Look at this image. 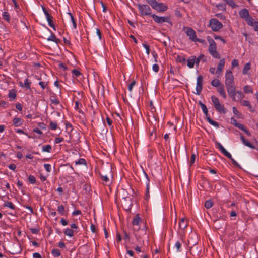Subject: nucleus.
I'll list each match as a JSON object with an SVG mask.
<instances>
[{
	"label": "nucleus",
	"instance_id": "obj_1",
	"mask_svg": "<svg viewBox=\"0 0 258 258\" xmlns=\"http://www.w3.org/2000/svg\"><path fill=\"white\" fill-rule=\"evenodd\" d=\"M137 7L141 16H150L151 17L152 10L149 5L146 4H138Z\"/></svg>",
	"mask_w": 258,
	"mask_h": 258
},
{
	"label": "nucleus",
	"instance_id": "obj_2",
	"mask_svg": "<svg viewBox=\"0 0 258 258\" xmlns=\"http://www.w3.org/2000/svg\"><path fill=\"white\" fill-rule=\"evenodd\" d=\"M211 100L214 104L215 108L217 111H218L220 113H226V110L224 105H221L220 103L219 99L216 96L214 95L212 96Z\"/></svg>",
	"mask_w": 258,
	"mask_h": 258
},
{
	"label": "nucleus",
	"instance_id": "obj_3",
	"mask_svg": "<svg viewBox=\"0 0 258 258\" xmlns=\"http://www.w3.org/2000/svg\"><path fill=\"white\" fill-rule=\"evenodd\" d=\"M209 26L213 31H218L223 26L222 23L215 18H212L210 20Z\"/></svg>",
	"mask_w": 258,
	"mask_h": 258
},
{
	"label": "nucleus",
	"instance_id": "obj_4",
	"mask_svg": "<svg viewBox=\"0 0 258 258\" xmlns=\"http://www.w3.org/2000/svg\"><path fill=\"white\" fill-rule=\"evenodd\" d=\"M151 17L153 18L154 21L157 23H162L163 22H167L169 23L170 26H172L173 24L171 21L170 18L169 16L167 17H160L155 14L151 15Z\"/></svg>",
	"mask_w": 258,
	"mask_h": 258
},
{
	"label": "nucleus",
	"instance_id": "obj_5",
	"mask_svg": "<svg viewBox=\"0 0 258 258\" xmlns=\"http://www.w3.org/2000/svg\"><path fill=\"white\" fill-rule=\"evenodd\" d=\"M201 108L205 114L207 121L211 125L216 127L217 128L219 127V124L218 122L212 120L208 114V111L206 106L205 104L201 105Z\"/></svg>",
	"mask_w": 258,
	"mask_h": 258
},
{
	"label": "nucleus",
	"instance_id": "obj_6",
	"mask_svg": "<svg viewBox=\"0 0 258 258\" xmlns=\"http://www.w3.org/2000/svg\"><path fill=\"white\" fill-rule=\"evenodd\" d=\"M239 15L241 18L245 20L247 24L250 23V24H252V23H251V21L252 20L253 18L249 15V11L247 9L244 8L241 10L239 12Z\"/></svg>",
	"mask_w": 258,
	"mask_h": 258
},
{
	"label": "nucleus",
	"instance_id": "obj_7",
	"mask_svg": "<svg viewBox=\"0 0 258 258\" xmlns=\"http://www.w3.org/2000/svg\"><path fill=\"white\" fill-rule=\"evenodd\" d=\"M225 86L234 84V78L231 71H227L225 73Z\"/></svg>",
	"mask_w": 258,
	"mask_h": 258
},
{
	"label": "nucleus",
	"instance_id": "obj_8",
	"mask_svg": "<svg viewBox=\"0 0 258 258\" xmlns=\"http://www.w3.org/2000/svg\"><path fill=\"white\" fill-rule=\"evenodd\" d=\"M229 96L233 101H236V88L234 84L225 86Z\"/></svg>",
	"mask_w": 258,
	"mask_h": 258
},
{
	"label": "nucleus",
	"instance_id": "obj_9",
	"mask_svg": "<svg viewBox=\"0 0 258 258\" xmlns=\"http://www.w3.org/2000/svg\"><path fill=\"white\" fill-rule=\"evenodd\" d=\"M99 174L104 185H109L111 184V182L108 177L109 176H111L110 171H109L108 174L101 172H99Z\"/></svg>",
	"mask_w": 258,
	"mask_h": 258
},
{
	"label": "nucleus",
	"instance_id": "obj_10",
	"mask_svg": "<svg viewBox=\"0 0 258 258\" xmlns=\"http://www.w3.org/2000/svg\"><path fill=\"white\" fill-rule=\"evenodd\" d=\"M10 250V252L12 254H16L20 253L22 251V248L20 243H13L11 245Z\"/></svg>",
	"mask_w": 258,
	"mask_h": 258
},
{
	"label": "nucleus",
	"instance_id": "obj_11",
	"mask_svg": "<svg viewBox=\"0 0 258 258\" xmlns=\"http://www.w3.org/2000/svg\"><path fill=\"white\" fill-rule=\"evenodd\" d=\"M203 78L202 75H199L197 78V86L196 93L197 95H200L203 88Z\"/></svg>",
	"mask_w": 258,
	"mask_h": 258
},
{
	"label": "nucleus",
	"instance_id": "obj_12",
	"mask_svg": "<svg viewBox=\"0 0 258 258\" xmlns=\"http://www.w3.org/2000/svg\"><path fill=\"white\" fill-rule=\"evenodd\" d=\"M123 198L124 199V201L122 203V207L123 209L126 211H130L132 206V203L131 201V199L128 197H124Z\"/></svg>",
	"mask_w": 258,
	"mask_h": 258
},
{
	"label": "nucleus",
	"instance_id": "obj_13",
	"mask_svg": "<svg viewBox=\"0 0 258 258\" xmlns=\"http://www.w3.org/2000/svg\"><path fill=\"white\" fill-rule=\"evenodd\" d=\"M185 29H186L185 33H186V35L188 36H189V39L192 41L194 42L195 41V39L197 38V36H196L195 31L193 29H192L190 27H187L185 28Z\"/></svg>",
	"mask_w": 258,
	"mask_h": 258
},
{
	"label": "nucleus",
	"instance_id": "obj_14",
	"mask_svg": "<svg viewBox=\"0 0 258 258\" xmlns=\"http://www.w3.org/2000/svg\"><path fill=\"white\" fill-rule=\"evenodd\" d=\"M240 139L242 142L243 144L251 149H256L258 150V141L255 142V146H253L251 143H250L248 140H246L243 136H240Z\"/></svg>",
	"mask_w": 258,
	"mask_h": 258
},
{
	"label": "nucleus",
	"instance_id": "obj_15",
	"mask_svg": "<svg viewBox=\"0 0 258 258\" xmlns=\"http://www.w3.org/2000/svg\"><path fill=\"white\" fill-rule=\"evenodd\" d=\"M216 147L220 150L221 153L228 158H231V155L224 148V147L219 142H216Z\"/></svg>",
	"mask_w": 258,
	"mask_h": 258
},
{
	"label": "nucleus",
	"instance_id": "obj_16",
	"mask_svg": "<svg viewBox=\"0 0 258 258\" xmlns=\"http://www.w3.org/2000/svg\"><path fill=\"white\" fill-rule=\"evenodd\" d=\"M216 147L220 150L221 153L228 158H231V155L224 148V147L219 142H216Z\"/></svg>",
	"mask_w": 258,
	"mask_h": 258
},
{
	"label": "nucleus",
	"instance_id": "obj_17",
	"mask_svg": "<svg viewBox=\"0 0 258 258\" xmlns=\"http://www.w3.org/2000/svg\"><path fill=\"white\" fill-rule=\"evenodd\" d=\"M216 147L220 150L221 153L228 158H231V155L224 148V147L219 142H216Z\"/></svg>",
	"mask_w": 258,
	"mask_h": 258
},
{
	"label": "nucleus",
	"instance_id": "obj_18",
	"mask_svg": "<svg viewBox=\"0 0 258 258\" xmlns=\"http://www.w3.org/2000/svg\"><path fill=\"white\" fill-rule=\"evenodd\" d=\"M216 147L220 150L221 153L228 158H231V155L224 148V147L219 142H216Z\"/></svg>",
	"mask_w": 258,
	"mask_h": 258
},
{
	"label": "nucleus",
	"instance_id": "obj_19",
	"mask_svg": "<svg viewBox=\"0 0 258 258\" xmlns=\"http://www.w3.org/2000/svg\"><path fill=\"white\" fill-rule=\"evenodd\" d=\"M207 40L209 43V46L208 48L209 52H211L212 51H215L217 50V46L216 42L214 41V40L211 38L210 37H207Z\"/></svg>",
	"mask_w": 258,
	"mask_h": 258
},
{
	"label": "nucleus",
	"instance_id": "obj_20",
	"mask_svg": "<svg viewBox=\"0 0 258 258\" xmlns=\"http://www.w3.org/2000/svg\"><path fill=\"white\" fill-rule=\"evenodd\" d=\"M144 174L145 175V176L146 177L147 179V182H146V194H145V199L148 200L150 197V194H149V176L147 175V174L144 171H143Z\"/></svg>",
	"mask_w": 258,
	"mask_h": 258
},
{
	"label": "nucleus",
	"instance_id": "obj_21",
	"mask_svg": "<svg viewBox=\"0 0 258 258\" xmlns=\"http://www.w3.org/2000/svg\"><path fill=\"white\" fill-rule=\"evenodd\" d=\"M217 92L219 93L220 95L222 96L224 99H226L227 97L226 92L225 91L224 86L223 84H221L220 86L217 87Z\"/></svg>",
	"mask_w": 258,
	"mask_h": 258
},
{
	"label": "nucleus",
	"instance_id": "obj_22",
	"mask_svg": "<svg viewBox=\"0 0 258 258\" xmlns=\"http://www.w3.org/2000/svg\"><path fill=\"white\" fill-rule=\"evenodd\" d=\"M154 9L159 12H164L167 10L168 7L166 5H165L163 3H158L157 2V5H156V8H154Z\"/></svg>",
	"mask_w": 258,
	"mask_h": 258
},
{
	"label": "nucleus",
	"instance_id": "obj_23",
	"mask_svg": "<svg viewBox=\"0 0 258 258\" xmlns=\"http://www.w3.org/2000/svg\"><path fill=\"white\" fill-rule=\"evenodd\" d=\"M187 65L189 68H193L196 64V56H191L187 60Z\"/></svg>",
	"mask_w": 258,
	"mask_h": 258
},
{
	"label": "nucleus",
	"instance_id": "obj_24",
	"mask_svg": "<svg viewBox=\"0 0 258 258\" xmlns=\"http://www.w3.org/2000/svg\"><path fill=\"white\" fill-rule=\"evenodd\" d=\"M188 225V222L185 221V218H182L180 219L179 223V227L181 229L184 230Z\"/></svg>",
	"mask_w": 258,
	"mask_h": 258
},
{
	"label": "nucleus",
	"instance_id": "obj_25",
	"mask_svg": "<svg viewBox=\"0 0 258 258\" xmlns=\"http://www.w3.org/2000/svg\"><path fill=\"white\" fill-rule=\"evenodd\" d=\"M242 105L244 106H247L248 107L249 110L250 112H253L254 111V109L252 107V106L251 105L250 102L249 101L247 100H243L242 102Z\"/></svg>",
	"mask_w": 258,
	"mask_h": 258
},
{
	"label": "nucleus",
	"instance_id": "obj_26",
	"mask_svg": "<svg viewBox=\"0 0 258 258\" xmlns=\"http://www.w3.org/2000/svg\"><path fill=\"white\" fill-rule=\"evenodd\" d=\"M13 123L15 126H20L22 124V119L19 117H15L13 120Z\"/></svg>",
	"mask_w": 258,
	"mask_h": 258
},
{
	"label": "nucleus",
	"instance_id": "obj_27",
	"mask_svg": "<svg viewBox=\"0 0 258 258\" xmlns=\"http://www.w3.org/2000/svg\"><path fill=\"white\" fill-rule=\"evenodd\" d=\"M251 69V64L250 62H247L246 63L243 69V70H242V73L244 74V75H246V74H248L249 73H248V71H249V70Z\"/></svg>",
	"mask_w": 258,
	"mask_h": 258
},
{
	"label": "nucleus",
	"instance_id": "obj_28",
	"mask_svg": "<svg viewBox=\"0 0 258 258\" xmlns=\"http://www.w3.org/2000/svg\"><path fill=\"white\" fill-rule=\"evenodd\" d=\"M202 60L203 62L206 61L205 55L203 54H200L197 58L196 57V65L199 66L200 61Z\"/></svg>",
	"mask_w": 258,
	"mask_h": 258
},
{
	"label": "nucleus",
	"instance_id": "obj_29",
	"mask_svg": "<svg viewBox=\"0 0 258 258\" xmlns=\"http://www.w3.org/2000/svg\"><path fill=\"white\" fill-rule=\"evenodd\" d=\"M141 218L139 217V215H137L136 217L133 219L132 221V224L134 226H138L139 223L141 222Z\"/></svg>",
	"mask_w": 258,
	"mask_h": 258
},
{
	"label": "nucleus",
	"instance_id": "obj_30",
	"mask_svg": "<svg viewBox=\"0 0 258 258\" xmlns=\"http://www.w3.org/2000/svg\"><path fill=\"white\" fill-rule=\"evenodd\" d=\"M176 60L177 62L181 63L182 64H185L186 61V59L185 57L179 55L177 56Z\"/></svg>",
	"mask_w": 258,
	"mask_h": 258
},
{
	"label": "nucleus",
	"instance_id": "obj_31",
	"mask_svg": "<svg viewBox=\"0 0 258 258\" xmlns=\"http://www.w3.org/2000/svg\"><path fill=\"white\" fill-rule=\"evenodd\" d=\"M48 41H52L58 44L60 42V40L57 38L54 34L52 33L50 36L47 39Z\"/></svg>",
	"mask_w": 258,
	"mask_h": 258
},
{
	"label": "nucleus",
	"instance_id": "obj_32",
	"mask_svg": "<svg viewBox=\"0 0 258 258\" xmlns=\"http://www.w3.org/2000/svg\"><path fill=\"white\" fill-rule=\"evenodd\" d=\"M230 122L232 124L234 125L235 127L238 128L239 129L242 125V124L238 123L236 119H235V118L233 117L230 118Z\"/></svg>",
	"mask_w": 258,
	"mask_h": 258
},
{
	"label": "nucleus",
	"instance_id": "obj_33",
	"mask_svg": "<svg viewBox=\"0 0 258 258\" xmlns=\"http://www.w3.org/2000/svg\"><path fill=\"white\" fill-rule=\"evenodd\" d=\"M237 96H236V101H239L242 100L244 97V95L241 91H237L236 92Z\"/></svg>",
	"mask_w": 258,
	"mask_h": 258
},
{
	"label": "nucleus",
	"instance_id": "obj_34",
	"mask_svg": "<svg viewBox=\"0 0 258 258\" xmlns=\"http://www.w3.org/2000/svg\"><path fill=\"white\" fill-rule=\"evenodd\" d=\"M211 85L215 87H218L222 84L219 79H214L211 82Z\"/></svg>",
	"mask_w": 258,
	"mask_h": 258
},
{
	"label": "nucleus",
	"instance_id": "obj_35",
	"mask_svg": "<svg viewBox=\"0 0 258 258\" xmlns=\"http://www.w3.org/2000/svg\"><path fill=\"white\" fill-rule=\"evenodd\" d=\"M8 97L10 99H15L16 97V91L14 89L10 90L8 94Z\"/></svg>",
	"mask_w": 258,
	"mask_h": 258
},
{
	"label": "nucleus",
	"instance_id": "obj_36",
	"mask_svg": "<svg viewBox=\"0 0 258 258\" xmlns=\"http://www.w3.org/2000/svg\"><path fill=\"white\" fill-rule=\"evenodd\" d=\"M251 23H252V24H251L250 23H247V24L250 26H253L254 30L255 31H258V21H254V19H252L251 21Z\"/></svg>",
	"mask_w": 258,
	"mask_h": 258
},
{
	"label": "nucleus",
	"instance_id": "obj_37",
	"mask_svg": "<svg viewBox=\"0 0 258 258\" xmlns=\"http://www.w3.org/2000/svg\"><path fill=\"white\" fill-rule=\"evenodd\" d=\"M64 233L66 235H67L69 237H73L74 235V230L70 228H67L65 230Z\"/></svg>",
	"mask_w": 258,
	"mask_h": 258
},
{
	"label": "nucleus",
	"instance_id": "obj_38",
	"mask_svg": "<svg viewBox=\"0 0 258 258\" xmlns=\"http://www.w3.org/2000/svg\"><path fill=\"white\" fill-rule=\"evenodd\" d=\"M225 61L224 58L220 59L217 66L218 70H222L225 65Z\"/></svg>",
	"mask_w": 258,
	"mask_h": 258
},
{
	"label": "nucleus",
	"instance_id": "obj_39",
	"mask_svg": "<svg viewBox=\"0 0 258 258\" xmlns=\"http://www.w3.org/2000/svg\"><path fill=\"white\" fill-rule=\"evenodd\" d=\"M214 203L211 200L206 201L205 203V207L206 209H210L213 206Z\"/></svg>",
	"mask_w": 258,
	"mask_h": 258
},
{
	"label": "nucleus",
	"instance_id": "obj_40",
	"mask_svg": "<svg viewBox=\"0 0 258 258\" xmlns=\"http://www.w3.org/2000/svg\"><path fill=\"white\" fill-rule=\"evenodd\" d=\"M228 5L231 6L232 8H235L238 7L233 0H224Z\"/></svg>",
	"mask_w": 258,
	"mask_h": 258
},
{
	"label": "nucleus",
	"instance_id": "obj_41",
	"mask_svg": "<svg viewBox=\"0 0 258 258\" xmlns=\"http://www.w3.org/2000/svg\"><path fill=\"white\" fill-rule=\"evenodd\" d=\"M49 25L54 30H56L55 26L53 21V17L47 19Z\"/></svg>",
	"mask_w": 258,
	"mask_h": 258
},
{
	"label": "nucleus",
	"instance_id": "obj_42",
	"mask_svg": "<svg viewBox=\"0 0 258 258\" xmlns=\"http://www.w3.org/2000/svg\"><path fill=\"white\" fill-rule=\"evenodd\" d=\"M214 58L217 59L220 58V55L219 53L217 51V50L212 51V52L209 53Z\"/></svg>",
	"mask_w": 258,
	"mask_h": 258
},
{
	"label": "nucleus",
	"instance_id": "obj_43",
	"mask_svg": "<svg viewBox=\"0 0 258 258\" xmlns=\"http://www.w3.org/2000/svg\"><path fill=\"white\" fill-rule=\"evenodd\" d=\"M4 207H7L10 208L11 209H15V206L11 202L7 201L5 202L4 204Z\"/></svg>",
	"mask_w": 258,
	"mask_h": 258
},
{
	"label": "nucleus",
	"instance_id": "obj_44",
	"mask_svg": "<svg viewBox=\"0 0 258 258\" xmlns=\"http://www.w3.org/2000/svg\"><path fill=\"white\" fill-rule=\"evenodd\" d=\"M51 252L54 257H58L61 254L60 250L58 249H53Z\"/></svg>",
	"mask_w": 258,
	"mask_h": 258
},
{
	"label": "nucleus",
	"instance_id": "obj_45",
	"mask_svg": "<svg viewBox=\"0 0 258 258\" xmlns=\"http://www.w3.org/2000/svg\"><path fill=\"white\" fill-rule=\"evenodd\" d=\"M3 19L6 20L7 22H9L10 21V17L8 12H4L3 14Z\"/></svg>",
	"mask_w": 258,
	"mask_h": 258
},
{
	"label": "nucleus",
	"instance_id": "obj_46",
	"mask_svg": "<svg viewBox=\"0 0 258 258\" xmlns=\"http://www.w3.org/2000/svg\"><path fill=\"white\" fill-rule=\"evenodd\" d=\"M52 147L50 145H47L46 146H44L42 147V151L43 152H47L50 153L51 151Z\"/></svg>",
	"mask_w": 258,
	"mask_h": 258
},
{
	"label": "nucleus",
	"instance_id": "obj_47",
	"mask_svg": "<svg viewBox=\"0 0 258 258\" xmlns=\"http://www.w3.org/2000/svg\"><path fill=\"white\" fill-rule=\"evenodd\" d=\"M146 2L152 7V8H156L157 5L156 0H146Z\"/></svg>",
	"mask_w": 258,
	"mask_h": 258
},
{
	"label": "nucleus",
	"instance_id": "obj_48",
	"mask_svg": "<svg viewBox=\"0 0 258 258\" xmlns=\"http://www.w3.org/2000/svg\"><path fill=\"white\" fill-rule=\"evenodd\" d=\"M76 165H86V161L83 158H80L78 161H75Z\"/></svg>",
	"mask_w": 258,
	"mask_h": 258
},
{
	"label": "nucleus",
	"instance_id": "obj_49",
	"mask_svg": "<svg viewBox=\"0 0 258 258\" xmlns=\"http://www.w3.org/2000/svg\"><path fill=\"white\" fill-rule=\"evenodd\" d=\"M239 129L243 131L248 136L250 137L251 136V134L249 131L246 129L243 124L241 125Z\"/></svg>",
	"mask_w": 258,
	"mask_h": 258
},
{
	"label": "nucleus",
	"instance_id": "obj_50",
	"mask_svg": "<svg viewBox=\"0 0 258 258\" xmlns=\"http://www.w3.org/2000/svg\"><path fill=\"white\" fill-rule=\"evenodd\" d=\"M49 127L51 130H55L57 127V123L56 122L51 121L49 124Z\"/></svg>",
	"mask_w": 258,
	"mask_h": 258
},
{
	"label": "nucleus",
	"instance_id": "obj_51",
	"mask_svg": "<svg viewBox=\"0 0 258 258\" xmlns=\"http://www.w3.org/2000/svg\"><path fill=\"white\" fill-rule=\"evenodd\" d=\"M64 207L62 205H59L58 206L57 211L61 215H63L64 214Z\"/></svg>",
	"mask_w": 258,
	"mask_h": 258
},
{
	"label": "nucleus",
	"instance_id": "obj_52",
	"mask_svg": "<svg viewBox=\"0 0 258 258\" xmlns=\"http://www.w3.org/2000/svg\"><path fill=\"white\" fill-rule=\"evenodd\" d=\"M243 91L245 93H249L252 92V89L248 85H246L243 87Z\"/></svg>",
	"mask_w": 258,
	"mask_h": 258
},
{
	"label": "nucleus",
	"instance_id": "obj_53",
	"mask_svg": "<svg viewBox=\"0 0 258 258\" xmlns=\"http://www.w3.org/2000/svg\"><path fill=\"white\" fill-rule=\"evenodd\" d=\"M28 181L31 184H35L36 182V178L32 175H30L28 177Z\"/></svg>",
	"mask_w": 258,
	"mask_h": 258
},
{
	"label": "nucleus",
	"instance_id": "obj_54",
	"mask_svg": "<svg viewBox=\"0 0 258 258\" xmlns=\"http://www.w3.org/2000/svg\"><path fill=\"white\" fill-rule=\"evenodd\" d=\"M68 14L70 17V18L71 19V21H72L73 25L74 28H76V27H77L76 23L74 17H73V15L71 13H68Z\"/></svg>",
	"mask_w": 258,
	"mask_h": 258
},
{
	"label": "nucleus",
	"instance_id": "obj_55",
	"mask_svg": "<svg viewBox=\"0 0 258 258\" xmlns=\"http://www.w3.org/2000/svg\"><path fill=\"white\" fill-rule=\"evenodd\" d=\"M233 112V113L238 117L240 118V115H241V113H240L237 108L235 107H232Z\"/></svg>",
	"mask_w": 258,
	"mask_h": 258
},
{
	"label": "nucleus",
	"instance_id": "obj_56",
	"mask_svg": "<svg viewBox=\"0 0 258 258\" xmlns=\"http://www.w3.org/2000/svg\"><path fill=\"white\" fill-rule=\"evenodd\" d=\"M30 84L31 82H29V80L28 79H25L24 87L27 89H30Z\"/></svg>",
	"mask_w": 258,
	"mask_h": 258
},
{
	"label": "nucleus",
	"instance_id": "obj_57",
	"mask_svg": "<svg viewBox=\"0 0 258 258\" xmlns=\"http://www.w3.org/2000/svg\"><path fill=\"white\" fill-rule=\"evenodd\" d=\"M195 159H196V155L194 153H193L191 155V156L190 158V160L189 162V166H191L194 164L195 161Z\"/></svg>",
	"mask_w": 258,
	"mask_h": 258
},
{
	"label": "nucleus",
	"instance_id": "obj_58",
	"mask_svg": "<svg viewBox=\"0 0 258 258\" xmlns=\"http://www.w3.org/2000/svg\"><path fill=\"white\" fill-rule=\"evenodd\" d=\"M72 73L73 74V75H74L76 77H78L81 75V72L79 70L76 69L73 70L72 71Z\"/></svg>",
	"mask_w": 258,
	"mask_h": 258
},
{
	"label": "nucleus",
	"instance_id": "obj_59",
	"mask_svg": "<svg viewBox=\"0 0 258 258\" xmlns=\"http://www.w3.org/2000/svg\"><path fill=\"white\" fill-rule=\"evenodd\" d=\"M136 84V81L135 80H133L128 86V89L130 91H132L133 87L135 86Z\"/></svg>",
	"mask_w": 258,
	"mask_h": 258
},
{
	"label": "nucleus",
	"instance_id": "obj_60",
	"mask_svg": "<svg viewBox=\"0 0 258 258\" xmlns=\"http://www.w3.org/2000/svg\"><path fill=\"white\" fill-rule=\"evenodd\" d=\"M143 46L145 48L147 54L149 55L150 52V46L146 43H143Z\"/></svg>",
	"mask_w": 258,
	"mask_h": 258
},
{
	"label": "nucleus",
	"instance_id": "obj_61",
	"mask_svg": "<svg viewBox=\"0 0 258 258\" xmlns=\"http://www.w3.org/2000/svg\"><path fill=\"white\" fill-rule=\"evenodd\" d=\"M175 247L176 248L177 251H180L181 243L179 241H177L175 243Z\"/></svg>",
	"mask_w": 258,
	"mask_h": 258
},
{
	"label": "nucleus",
	"instance_id": "obj_62",
	"mask_svg": "<svg viewBox=\"0 0 258 258\" xmlns=\"http://www.w3.org/2000/svg\"><path fill=\"white\" fill-rule=\"evenodd\" d=\"M216 7L219 10H225L226 9L225 5L224 4H219L217 5Z\"/></svg>",
	"mask_w": 258,
	"mask_h": 258
},
{
	"label": "nucleus",
	"instance_id": "obj_63",
	"mask_svg": "<svg viewBox=\"0 0 258 258\" xmlns=\"http://www.w3.org/2000/svg\"><path fill=\"white\" fill-rule=\"evenodd\" d=\"M30 230L33 234H38L39 232V229L37 228H31Z\"/></svg>",
	"mask_w": 258,
	"mask_h": 258
},
{
	"label": "nucleus",
	"instance_id": "obj_64",
	"mask_svg": "<svg viewBox=\"0 0 258 258\" xmlns=\"http://www.w3.org/2000/svg\"><path fill=\"white\" fill-rule=\"evenodd\" d=\"M39 84L43 89H44L47 85V83L43 81H40L39 83Z\"/></svg>",
	"mask_w": 258,
	"mask_h": 258
}]
</instances>
